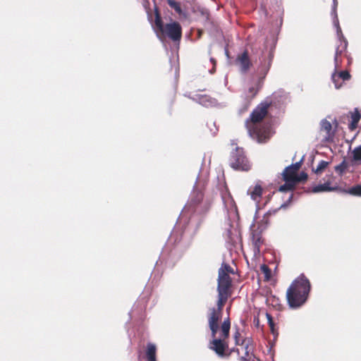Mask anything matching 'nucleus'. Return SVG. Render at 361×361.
<instances>
[{
    "label": "nucleus",
    "instance_id": "1",
    "mask_svg": "<svg viewBox=\"0 0 361 361\" xmlns=\"http://www.w3.org/2000/svg\"><path fill=\"white\" fill-rule=\"evenodd\" d=\"M211 204V200L204 197L202 191L194 190L180 214V222L189 219V224H196L199 221L198 216L204 215L209 211Z\"/></svg>",
    "mask_w": 361,
    "mask_h": 361
},
{
    "label": "nucleus",
    "instance_id": "2",
    "mask_svg": "<svg viewBox=\"0 0 361 361\" xmlns=\"http://www.w3.org/2000/svg\"><path fill=\"white\" fill-rule=\"evenodd\" d=\"M269 103H261L251 114L250 118L252 123H247V128L250 136L259 143L267 142L272 135L269 126H262L257 123L262 121L267 113Z\"/></svg>",
    "mask_w": 361,
    "mask_h": 361
},
{
    "label": "nucleus",
    "instance_id": "3",
    "mask_svg": "<svg viewBox=\"0 0 361 361\" xmlns=\"http://www.w3.org/2000/svg\"><path fill=\"white\" fill-rule=\"evenodd\" d=\"M310 290L309 280L304 275L300 276L287 290L286 298L289 306L292 308L302 306L306 302Z\"/></svg>",
    "mask_w": 361,
    "mask_h": 361
},
{
    "label": "nucleus",
    "instance_id": "4",
    "mask_svg": "<svg viewBox=\"0 0 361 361\" xmlns=\"http://www.w3.org/2000/svg\"><path fill=\"white\" fill-rule=\"evenodd\" d=\"M230 328V319L227 318L222 323L220 331L214 336H212L213 339L209 343V348L214 350L218 356L221 357L229 355V353L226 354V351L228 349L226 339L229 336Z\"/></svg>",
    "mask_w": 361,
    "mask_h": 361
},
{
    "label": "nucleus",
    "instance_id": "5",
    "mask_svg": "<svg viewBox=\"0 0 361 361\" xmlns=\"http://www.w3.org/2000/svg\"><path fill=\"white\" fill-rule=\"evenodd\" d=\"M153 28L159 39H161L162 36H166L176 42L179 41L182 36V27L178 22H171L164 25L158 13H156Z\"/></svg>",
    "mask_w": 361,
    "mask_h": 361
},
{
    "label": "nucleus",
    "instance_id": "6",
    "mask_svg": "<svg viewBox=\"0 0 361 361\" xmlns=\"http://www.w3.org/2000/svg\"><path fill=\"white\" fill-rule=\"evenodd\" d=\"M338 2L337 0H333V7L331 15L333 16V23L336 29L338 39L340 42L336 49L334 56V65L336 71L339 68L341 61H339V56H341L347 49L348 42L343 35L341 27L339 25L338 18L336 13Z\"/></svg>",
    "mask_w": 361,
    "mask_h": 361
},
{
    "label": "nucleus",
    "instance_id": "7",
    "mask_svg": "<svg viewBox=\"0 0 361 361\" xmlns=\"http://www.w3.org/2000/svg\"><path fill=\"white\" fill-rule=\"evenodd\" d=\"M231 286V279L229 275L226 274L223 269H219L217 291L219 306L225 304L230 296Z\"/></svg>",
    "mask_w": 361,
    "mask_h": 361
},
{
    "label": "nucleus",
    "instance_id": "8",
    "mask_svg": "<svg viewBox=\"0 0 361 361\" xmlns=\"http://www.w3.org/2000/svg\"><path fill=\"white\" fill-rule=\"evenodd\" d=\"M230 164L235 170L247 171L250 169V164L244 154L243 149L239 147H236L231 153Z\"/></svg>",
    "mask_w": 361,
    "mask_h": 361
},
{
    "label": "nucleus",
    "instance_id": "9",
    "mask_svg": "<svg viewBox=\"0 0 361 361\" xmlns=\"http://www.w3.org/2000/svg\"><path fill=\"white\" fill-rule=\"evenodd\" d=\"M225 304L219 306V301H217V308H212L208 318L209 327L212 332V336H214L219 331V321L221 317V311Z\"/></svg>",
    "mask_w": 361,
    "mask_h": 361
},
{
    "label": "nucleus",
    "instance_id": "10",
    "mask_svg": "<svg viewBox=\"0 0 361 361\" xmlns=\"http://www.w3.org/2000/svg\"><path fill=\"white\" fill-rule=\"evenodd\" d=\"M223 188L221 190V196L224 209L229 217H234L237 215V207L226 186L223 185Z\"/></svg>",
    "mask_w": 361,
    "mask_h": 361
},
{
    "label": "nucleus",
    "instance_id": "11",
    "mask_svg": "<svg viewBox=\"0 0 361 361\" xmlns=\"http://www.w3.org/2000/svg\"><path fill=\"white\" fill-rule=\"evenodd\" d=\"M255 227L256 226L255 224H252V225L250 226L253 252L254 255L257 256L260 252V247L263 243V240L262 239L261 233H259V231H257L255 229Z\"/></svg>",
    "mask_w": 361,
    "mask_h": 361
},
{
    "label": "nucleus",
    "instance_id": "12",
    "mask_svg": "<svg viewBox=\"0 0 361 361\" xmlns=\"http://www.w3.org/2000/svg\"><path fill=\"white\" fill-rule=\"evenodd\" d=\"M240 333L239 331L237 330L235 331V333L234 334V339H235V344L237 345H240L241 347V348H237L236 349V352L238 353H240V350H244L245 353H244V356L245 357H247L249 355V353H250V341L249 339H241L240 338Z\"/></svg>",
    "mask_w": 361,
    "mask_h": 361
},
{
    "label": "nucleus",
    "instance_id": "13",
    "mask_svg": "<svg viewBox=\"0 0 361 361\" xmlns=\"http://www.w3.org/2000/svg\"><path fill=\"white\" fill-rule=\"evenodd\" d=\"M190 98L205 107L216 106L217 105L216 100L208 95L196 94Z\"/></svg>",
    "mask_w": 361,
    "mask_h": 361
},
{
    "label": "nucleus",
    "instance_id": "14",
    "mask_svg": "<svg viewBox=\"0 0 361 361\" xmlns=\"http://www.w3.org/2000/svg\"><path fill=\"white\" fill-rule=\"evenodd\" d=\"M349 78L350 74L348 71H341L339 73L335 71L331 75L332 81L336 89L341 87L342 82L341 81L348 80Z\"/></svg>",
    "mask_w": 361,
    "mask_h": 361
},
{
    "label": "nucleus",
    "instance_id": "15",
    "mask_svg": "<svg viewBox=\"0 0 361 361\" xmlns=\"http://www.w3.org/2000/svg\"><path fill=\"white\" fill-rule=\"evenodd\" d=\"M320 129L325 132L324 139L326 141L332 140L334 136V132L332 130L331 123L326 118L322 119L320 122Z\"/></svg>",
    "mask_w": 361,
    "mask_h": 361
},
{
    "label": "nucleus",
    "instance_id": "16",
    "mask_svg": "<svg viewBox=\"0 0 361 361\" xmlns=\"http://www.w3.org/2000/svg\"><path fill=\"white\" fill-rule=\"evenodd\" d=\"M238 61L240 66V71L243 73L247 72L250 66V61L248 58L247 53L246 51L243 52L240 56L238 57Z\"/></svg>",
    "mask_w": 361,
    "mask_h": 361
},
{
    "label": "nucleus",
    "instance_id": "17",
    "mask_svg": "<svg viewBox=\"0 0 361 361\" xmlns=\"http://www.w3.org/2000/svg\"><path fill=\"white\" fill-rule=\"evenodd\" d=\"M269 214H265L260 221H255L252 224H255L256 227L255 229L259 233L264 231L269 225Z\"/></svg>",
    "mask_w": 361,
    "mask_h": 361
},
{
    "label": "nucleus",
    "instance_id": "18",
    "mask_svg": "<svg viewBox=\"0 0 361 361\" xmlns=\"http://www.w3.org/2000/svg\"><path fill=\"white\" fill-rule=\"evenodd\" d=\"M146 357L148 361H157L156 345L149 343L147 345Z\"/></svg>",
    "mask_w": 361,
    "mask_h": 361
},
{
    "label": "nucleus",
    "instance_id": "19",
    "mask_svg": "<svg viewBox=\"0 0 361 361\" xmlns=\"http://www.w3.org/2000/svg\"><path fill=\"white\" fill-rule=\"evenodd\" d=\"M247 193L250 194L251 198L254 201L258 202L262 193V187L259 185H256L253 190L252 191L249 190Z\"/></svg>",
    "mask_w": 361,
    "mask_h": 361
},
{
    "label": "nucleus",
    "instance_id": "20",
    "mask_svg": "<svg viewBox=\"0 0 361 361\" xmlns=\"http://www.w3.org/2000/svg\"><path fill=\"white\" fill-rule=\"evenodd\" d=\"M360 119V114L357 109H355V111L351 114V122L349 124V129L351 130H355L357 126V123Z\"/></svg>",
    "mask_w": 361,
    "mask_h": 361
},
{
    "label": "nucleus",
    "instance_id": "21",
    "mask_svg": "<svg viewBox=\"0 0 361 361\" xmlns=\"http://www.w3.org/2000/svg\"><path fill=\"white\" fill-rule=\"evenodd\" d=\"M334 188L330 186L329 183H324L323 184L317 185L312 188V191L314 193L328 192L333 190Z\"/></svg>",
    "mask_w": 361,
    "mask_h": 361
},
{
    "label": "nucleus",
    "instance_id": "22",
    "mask_svg": "<svg viewBox=\"0 0 361 361\" xmlns=\"http://www.w3.org/2000/svg\"><path fill=\"white\" fill-rule=\"evenodd\" d=\"M283 180L286 183L279 187V190L283 192L293 190L295 185L294 181L290 180L287 178H283Z\"/></svg>",
    "mask_w": 361,
    "mask_h": 361
},
{
    "label": "nucleus",
    "instance_id": "23",
    "mask_svg": "<svg viewBox=\"0 0 361 361\" xmlns=\"http://www.w3.org/2000/svg\"><path fill=\"white\" fill-rule=\"evenodd\" d=\"M269 61L267 62V64H263L262 62H261V66H260V71L264 74V75H266L267 73L268 72V71L269 70V68H270V66H271V61H272V58H273V54L271 51H270L269 53Z\"/></svg>",
    "mask_w": 361,
    "mask_h": 361
},
{
    "label": "nucleus",
    "instance_id": "24",
    "mask_svg": "<svg viewBox=\"0 0 361 361\" xmlns=\"http://www.w3.org/2000/svg\"><path fill=\"white\" fill-rule=\"evenodd\" d=\"M296 174L297 173L295 171H293V169H290L288 171H286V168L282 173L283 178H287L292 181H294Z\"/></svg>",
    "mask_w": 361,
    "mask_h": 361
},
{
    "label": "nucleus",
    "instance_id": "25",
    "mask_svg": "<svg viewBox=\"0 0 361 361\" xmlns=\"http://www.w3.org/2000/svg\"><path fill=\"white\" fill-rule=\"evenodd\" d=\"M261 271L264 275V278L266 280H269L271 278V269L265 264H262L260 267Z\"/></svg>",
    "mask_w": 361,
    "mask_h": 361
},
{
    "label": "nucleus",
    "instance_id": "26",
    "mask_svg": "<svg viewBox=\"0 0 361 361\" xmlns=\"http://www.w3.org/2000/svg\"><path fill=\"white\" fill-rule=\"evenodd\" d=\"M353 157L354 161H361V145L353 149Z\"/></svg>",
    "mask_w": 361,
    "mask_h": 361
},
{
    "label": "nucleus",
    "instance_id": "27",
    "mask_svg": "<svg viewBox=\"0 0 361 361\" xmlns=\"http://www.w3.org/2000/svg\"><path fill=\"white\" fill-rule=\"evenodd\" d=\"M348 192L353 195L361 196V185L352 187L349 189Z\"/></svg>",
    "mask_w": 361,
    "mask_h": 361
},
{
    "label": "nucleus",
    "instance_id": "28",
    "mask_svg": "<svg viewBox=\"0 0 361 361\" xmlns=\"http://www.w3.org/2000/svg\"><path fill=\"white\" fill-rule=\"evenodd\" d=\"M329 164L328 161L322 160L318 164V166H317L316 169L314 170V172L316 173H319L322 172Z\"/></svg>",
    "mask_w": 361,
    "mask_h": 361
},
{
    "label": "nucleus",
    "instance_id": "29",
    "mask_svg": "<svg viewBox=\"0 0 361 361\" xmlns=\"http://www.w3.org/2000/svg\"><path fill=\"white\" fill-rule=\"evenodd\" d=\"M307 178V174L305 172H301L299 175L296 174V176L294 180V183L297 184L299 182L305 181Z\"/></svg>",
    "mask_w": 361,
    "mask_h": 361
},
{
    "label": "nucleus",
    "instance_id": "30",
    "mask_svg": "<svg viewBox=\"0 0 361 361\" xmlns=\"http://www.w3.org/2000/svg\"><path fill=\"white\" fill-rule=\"evenodd\" d=\"M300 167V162H296L295 164H291L286 167V171H288L290 169H293V171H295L296 173L299 170Z\"/></svg>",
    "mask_w": 361,
    "mask_h": 361
},
{
    "label": "nucleus",
    "instance_id": "31",
    "mask_svg": "<svg viewBox=\"0 0 361 361\" xmlns=\"http://www.w3.org/2000/svg\"><path fill=\"white\" fill-rule=\"evenodd\" d=\"M219 269H223L224 272L226 274H228V273L233 272L231 267L229 265L226 264H222L221 267Z\"/></svg>",
    "mask_w": 361,
    "mask_h": 361
},
{
    "label": "nucleus",
    "instance_id": "32",
    "mask_svg": "<svg viewBox=\"0 0 361 361\" xmlns=\"http://www.w3.org/2000/svg\"><path fill=\"white\" fill-rule=\"evenodd\" d=\"M259 87L258 86L257 87H251L249 88V95L248 97L251 96L252 97H253L258 92V90H259Z\"/></svg>",
    "mask_w": 361,
    "mask_h": 361
},
{
    "label": "nucleus",
    "instance_id": "33",
    "mask_svg": "<svg viewBox=\"0 0 361 361\" xmlns=\"http://www.w3.org/2000/svg\"><path fill=\"white\" fill-rule=\"evenodd\" d=\"M266 317H267V321H268V324H269L270 328L271 329V330L273 331V329H274V322H273L272 317H271V314H269V313H266Z\"/></svg>",
    "mask_w": 361,
    "mask_h": 361
},
{
    "label": "nucleus",
    "instance_id": "34",
    "mask_svg": "<svg viewBox=\"0 0 361 361\" xmlns=\"http://www.w3.org/2000/svg\"><path fill=\"white\" fill-rule=\"evenodd\" d=\"M210 61H211V62L212 63V64H213V68H212V69L209 70V73L212 74V73H214V71H215L216 62H215L214 59H213V58H211V59H210Z\"/></svg>",
    "mask_w": 361,
    "mask_h": 361
},
{
    "label": "nucleus",
    "instance_id": "35",
    "mask_svg": "<svg viewBox=\"0 0 361 361\" xmlns=\"http://www.w3.org/2000/svg\"><path fill=\"white\" fill-rule=\"evenodd\" d=\"M253 322H254L255 326H257V327L259 326V320L257 317L254 318Z\"/></svg>",
    "mask_w": 361,
    "mask_h": 361
},
{
    "label": "nucleus",
    "instance_id": "36",
    "mask_svg": "<svg viewBox=\"0 0 361 361\" xmlns=\"http://www.w3.org/2000/svg\"><path fill=\"white\" fill-rule=\"evenodd\" d=\"M278 95H279V93L275 92V93L273 94V98H274V99H277Z\"/></svg>",
    "mask_w": 361,
    "mask_h": 361
},
{
    "label": "nucleus",
    "instance_id": "37",
    "mask_svg": "<svg viewBox=\"0 0 361 361\" xmlns=\"http://www.w3.org/2000/svg\"><path fill=\"white\" fill-rule=\"evenodd\" d=\"M176 3L174 1H169V5L172 7H174Z\"/></svg>",
    "mask_w": 361,
    "mask_h": 361
},
{
    "label": "nucleus",
    "instance_id": "38",
    "mask_svg": "<svg viewBox=\"0 0 361 361\" xmlns=\"http://www.w3.org/2000/svg\"><path fill=\"white\" fill-rule=\"evenodd\" d=\"M240 360L241 361H248L245 357H241Z\"/></svg>",
    "mask_w": 361,
    "mask_h": 361
},
{
    "label": "nucleus",
    "instance_id": "39",
    "mask_svg": "<svg viewBox=\"0 0 361 361\" xmlns=\"http://www.w3.org/2000/svg\"><path fill=\"white\" fill-rule=\"evenodd\" d=\"M211 131L212 132V134H213V135H215V134H216V131H217V129L216 128V129H215V130H214V131H213V130H212V129H211Z\"/></svg>",
    "mask_w": 361,
    "mask_h": 361
},
{
    "label": "nucleus",
    "instance_id": "40",
    "mask_svg": "<svg viewBox=\"0 0 361 361\" xmlns=\"http://www.w3.org/2000/svg\"><path fill=\"white\" fill-rule=\"evenodd\" d=\"M341 166H337L336 167V171H338L339 169H341Z\"/></svg>",
    "mask_w": 361,
    "mask_h": 361
},
{
    "label": "nucleus",
    "instance_id": "41",
    "mask_svg": "<svg viewBox=\"0 0 361 361\" xmlns=\"http://www.w3.org/2000/svg\"><path fill=\"white\" fill-rule=\"evenodd\" d=\"M292 197H293V195H291V196L289 197V199H288V201H289V202H290V201H291Z\"/></svg>",
    "mask_w": 361,
    "mask_h": 361
},
{
    "label": "nucleus",
    "instance_id": "42",
    "mask_svg": "<svg viewBox=\"0 0 361 361\" xmlns=\"http://www.w3.org/2000/svg\"><path fill=\"white\" fill-rule=\"evenodd\" d=\"M286 207V204H283L281 205V207Z\"/></svg>",
    "mask_w": 361,
    "mask_h": 361
}]
</instances>
